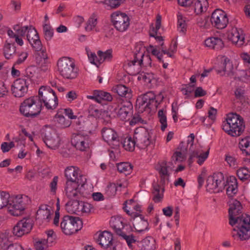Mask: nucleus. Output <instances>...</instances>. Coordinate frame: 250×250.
Instances as JSON below:
<instances>
[{
  "instance_id": "nucleus-1",
  "label": "nucleus",
  "mask_w": 250,
  "mask_h": 250,
  "mask_svg": "<svg viewBox=\"0 0 250 250\" xmlns=\"http://www.w3.org/2000/svg\"><path fill=\"white\" fill-rule=\"evenodd\" d=\"M242 208L240 202L234 200L229 205V224L235 227L233 229L231 235L237 240L245 241L250 238V216L242 214Z\"/></svg>"
},
{
  "instance_id": "nucleus-2",
  "label": "nucleus",
  "mask_w": 250,
  "mask_h": 250,
  "mask_svg": "<svg viewBox=\"0 0 250 250\" xmlns=\"http://www.w3.org/2000/svg\"><path fill=\"white\" fill-rule=\"evenodd\" d=\"M222 129L229 135L237 137L244 131L245 125L243 118L236 113H230L227 115L226 121L223 122Z\"/></svg>"
},
{
  "instance_id": "nucleus-3",
  "label": "nucleus",
  "mask_w": 250,
  "mask_h": 250,
  "mask_svg": "<svg viewBox=\"0 0 250 250\" xmlns=\"http://www.w3.org/2000/svg\"><path fill=\"white\" fill-rule=\"evenodd\" d=\"M38 101L48 109H55L58 105V98L54 91L49 86H42L39 90V94L36 96Z\"/></svg>"
},
{
  "instance_id": "nucleus-4",
  "label": "nucleus",
  "mask_w": 250,
  "mask_h": 250,
  "mask_svg": "<svg viewBox=\"0 0 250 250\" xmlns=\"http://www.w3.org/2000/svg\"><path fill=\"white\" fill-rule=\"evenodd\" d=\"M58 70L64 78L72 80L78 75L77 68L75 64L69 58L63 57L59 60L57 63Z\"/></svg>"
},
{
  "instance_id": "nucleus-5",
  "label": "nucleus",
  "mask_w": 250,
  "mask_h": 250,
  "mask_svg": "<svg viewBox=\"0 0 250 250\" xmlns=\"http://www.w3.org/2000/svg\"><path fill=\"white\" fill-rule=\"evenodd\" d=\"M36 97H31L25 100L21 104L20 111L26 117H34L39 115L42 110V104Z\"/></svg>"
},
{
  "instance_id": "nucleus-6",
  "label": "nucleus",
  "mask_w": 250,
  "mask_h": 250,
  "mask_svg": "<svg viewBox=\"0 0 250 250\" xmlns=\"http://www.w3.org/2000/svg\"><path fill=\"white\" fill-rule=\"evenodd\" d=\"M28 197L23 195L9 196L7 205L8 211L12 215L18 216L21 214L25 208Z\"/></svg>"
},
{
  "instance_id": "nucleus-7",
  "label": "nucleus",
  "mask_w": 250,
  "mask_h": 250,
  "mask_svg": "<svg viewBox=\"0 0 250 250\" xmlns=\"http://www.w3.org/2000/svg\"><path fill=\"white\" fill-rule=\"evenodd\" d=\"M62 232L66 235H71L78 232L83 227V222L78 217L65 215L61 223Z\"/></svg>"
},
{
  "instance_id": "nucleus-8",
  "label": "nucleus",
  "mask_w": 250,
  "mask_h": 250,
  "mask_svg": "<svg viewBox=\"0 0 250 250\" xmlns=\"http://www.w3.org/2000/svg\"><path fill=\"white\" fill-rule=\"evenodd\" d=\"M86 183V179L84 178L80 179L77 183L66 182L64 189L66 196L70 199H80L84 196V186Z\"/></svg>"
},
{
  "instance_id": "nucleus-9",
  "label": "nucleus",
  "mask_w": 250,
  "mask_h": 250,
  "mask_svg": "<svg viewBox=\"0 0 250 250\" xmlns=\"http://www.w3.org/2000/svg\"><path fill=\"white\" fill-rule=\"evenodd\" d=\"M150 138V131L146 128L141 126L135 130L134 138L140 149H145L151 144Z\"/></svg>"
},
{
  "instance_id": "nucleus-10",
  "label": "nucleus",
  "mask_w": 250,
  "mask_h": 250,
  "mask_svg": "<svg viewBox=\"0 0 250 250\" xmlns=\"http://www.w3.org/2000/svg\"><path fill=\"white\" fill-rule=\"evenodd\" d=\"M111 21L116 29L120 32L126 31L130 25V19L125 13L116 11L111 15Z\"/></svg>"
},
{
  "instance_id": "nucleus-11",
  "label": "nucleus",
  "mask_w": 250,
  "mask_h": 250,
  "mask_svg": "<svg viewBox=\"0 0 250 250\" xmlns=\"http://www.w3.org/2000/svg\"><path fill=\"white\" fill-rule=\"evenodd\" d=\"M224 183L223 174L221 172H218L208 177L206 186L208 190L219 192L225 188Z\"/></svg>"
},
{
  "instance_id": "nucleus-12",
  "label": "nucleus",
  "mask_w": 250,
  "mask_h": 250,
  "mask_svg": "<svg viewBox=\"0 0 250 250\" xmlns=\"http://www.w3.org/2000/svg\"><path fill=\"white\" fill-rule=\"evenodd\" d=\"M157 101H155V95L152 91H149L140 96L137 100L136 106L139 112H143L146 108L151 109L157 107Z\"/></svg>"
},
{
  "instance_id": "nucleus-13",
  "label": "nucleus",
  "mask_w": 250,
  "mask_h": 250,
  "mask_svg": "<svg viewBox=\"0 0 250 250\" xmlns=\"http://www.w3.org/2000/svg\"><path fill=\"white\" fill-rule=\"evenodd\" d=\"M42 135L48 147L55 149L59 147L60 139L54 129L46 127L43 130Z\"/></svg>"
},
{
  "instance_id": "nucleus-14",
  "label": "nucleus",
  "mask_w": 250,
  "mask_h": 250,
  "mask_svg": "<svg viewBox=\"0 0 250 250\" xmlns=\"http://www.w3.org/2000/svg\"><path fill=\"white\" fill-rule=\"evenodd\" d=\"M103 140L113 149H117L120 146L119 137L112 128L104 127L101 130Z\"/></svg>"
},
{
  "instance_id": "nucleus-15",
  "label": "nucleus",
  "mask_w": 250,
  "mask_h": 250,
  "mask_svg": "<svg viewBox=\"0 0 250 250\" xmlns=\"http://www.w3.org/2000/svg\"><path fill=\"white\" fill-rule=\"evenodd\" d=\"M95 236L96 242L102 248L109 250H116V243L113 241L112 234L109 231L100 232L97 236Z\"/></svg>"
},
{
  "instance_id": "nucleus-16",
  "label": "nucleus",
  "mask_w": 250,
  "mask_h": 250,
  "mask_svg": "<svg viewBox=\"0 0 250 250\" xmlns=\"http://www.w3.org/2000/svg\"><path fill=\"white\" fill-rule=\"evenodd\" d=\"M33 227L32 221L30 218H23L19 221L13 229V234L18 237L28 233Z\"/></svg>"
},
{
  "instance_id": "nucleus-17",
  "label": "nucleus",
  "mask_w": 250,
  "mask_h": 250,
  "mask_svg": "<svg viewBox=\"0 0 250 250\" xmlns=\"http://www.w3.org/2000/svg\"><path fill=\"white\" fill-rule=\"evenodd\" d=\"M71 142L77 149L84 151L89 147L90 141L88 135L79 133L72 135Z\"/></svg>"
},
{
  "instance_id": "nucleus-18",
  "label": "nucleus",
  "mask_w": 250,
  "mask_h": 250,
  "mask_svg": "<svg viewBox=\"0 0 250 250\" xmlns=\"http://www.w3.org/2000/svg\"><path fill=\"white\" fill-rule=\"evenodd\" d=\"M210 22L217 28L222 29L227 26L228 19L227 14L223 11L217 9L212 13Z\"/></svg>"
},
{
  "instance_id": "nucleus-19",
  "label": "nucleus",
  "mask_w": 250,
  "mask_h": 250,
  "mask_svg": "<svg viewBox=\"0 0 250 250\" xmlns=\"http://www.w3.org/2000/svg\"><path fill=\"white\" fill-rule=\"evenodd\" d=\"M216 69L218 73L223 72L222 75H227L231 77L233 75V66L230 60L226 57H223L216 66Z\"/></svg>"
},
{
  "instance_id": "nucleus-20",
  "label": "nucleus",
  "mask_w": 250,
  "mask_h": 250,
  "mask_svg": "<svg viewBox=\"0 0 250 250\" xmlns=\"http://www.w3.org/2000/svg\"><path fill=\"white\" fill-rule=\"evenodd\" d=\"M12 94L16 97H21L24 96L28 91V84L23 79L16 80L12 85Z\"/></svg>"
},
{
  "instance_id": "nucleus-21",
  "label": "nucleus",
  "mask_w": 250,
  "mask_h": 250,
  "mask_svg": "<svg viewBox=\"0 0 250 250\" xmlns=\"http://www.w3.org/2000/svg\"><path fill=\"white\" fill-rule=\"evenodd\" d=\"M52 211L50 206L45 204L41 205L36 212V220L42 223H48L51 219Z\"/></svg>"
},
{
  "instance_id": "nucleus-22",
  "label": "nucleus",
  "mask_w": 250,
  "mask_h": 250,
  "mask_svg": "<svg viewBox=\"0 0 250 250\" xmlns=\"http://www.w3.org/2000/svg\"><path fill=\"white\" fill-rule=\"evenodd\" d=\"M79 171V169L77 167L73 166L67 167L65 170V176L67 179L66 182L77 183V182H79L80 179H86L85 177L81 174Z\"/></svg>"
},
{
  "instance_id": "nucleus-23",
  "label": "nucleus",
  "mask_w": 250,
  "mask_h": 250,
  "mask_svg": "<svg viewBox=\"0 0 250 250\" xmlns=\"http://www.w3.org/2000/svg\"><path fill=\"white\" fill-rule=\"evenodd\" d=\"M110 225L118 235L122 234L125 230L130 229L129 226L125 225L123 219L121 217H112L110 221Z\"/></svg>"
},
{
  "instance_id": "nucleus-24",
  "label": "nucleus",
  "mask_w": 250,
  "mask_h": 250,
  "mask_svg": "<svg viewBox=\"0 0 250 250\" xmlns=\"http://www.w3.org/2000/svg\"><path fill=\"white\" fill-rule=\"evenodd\" d=\"M27 39L32 46L37 51L41 50L42 45L38 33L34 28H31L26 35Z\"/></svg>"
},
{
  "instance_id": "nucleus-25",
  "label": "nucleus",
  "mask_w": 250,
  "mask_h": 250,
  "mask_svg": "<svg viewBox=\"0 0 250 250\" xmlns=\"http://www.w3.org/2000/svg\"><path fill=\"white\" fill-rule=\"evenodd\" d=\"M228 38L238 47H241L245 42L244 35L241 29L233 28L229 34Z\"/></svg>"
},
{
  "instance_id": "nucleus-26",
  "label": "nucleus",
  "mask_w": 250,
  "mask_h": 250,
  "mask_svg": "<svg viewBox=\"0 0 250 250\" xmlns=\"http://www.w3.org/2000/svg\"><path fill=\"white\" fill-rule=\"evenodd\" d=\"M133 226L137 231L143 232L148 229V223L142 214H136L133 219Z\"/></svg>"
},
{
  "instance_id": "nucleus-27",
  "label": "nucleus",
  "mask_w": 250,
  "mask_h": 250,
  "mask_svg": "<svg viewBox=\"0 0 250 250\" xmlns=\"http://www.w3.org/2000/svg\"><path fill=\"white\" fill-rule=\"evenodd\" d=\"M137 246L140 250H155V240L152 237L148 236L141 241H137Z\"/></svg>"
},
{
  "instance_id": "nucleus-28",
  "label": "nucleus",
  "mask_w": 250,
  "mask_h": 250,
  "mask_svg": "<svg viewBox=\"0 0 250 250\" xmlns=\"http://www.w3.org/2000/svg\"><path fill=\"white\" fill-rule=\"evenodd\" d=\"M205 44L210 48L216 50L221 49L224 46L223 41L218 37H210L206 39Z\"/></svg>"
},
{
  "instance_id": "nucleus-29",
  "label": "nucleus",
  "mask_w": 250,
  "mask_h": 250,
  "mask_svg": "<svg viewBox=\"0 0 250 250\" xmlns=\"http://www.w3.org/2000/svg\"><path fill=\"white\" fill-rule=\"evenodd\" d=\"M133 105L130 102L121 104L117 112L118 116L122 119L125 120L129 114L132 113Z\"/></svg>"
},
{
  "instance_id": "nucleus-30",
  "label": "nucleus",
  "mask_w": 250,
  "mask_h": 250,
  "mask_svg": "<svg viewBox=\"0 0 250 250\" xmlns=\"http://www.w3.org/2000/svg\"><path fill=\"white\" fill-rule=\"evenodd\" d=\"M170 165L171 163H167L164 161L159 164L157 170L158 171L161 177V181L162 184L165 183V177L169 176L168 173V169L170 168Z\"/></svg>"
},
{
  "instance_id": "nucleus-31",
  "label": "nucleus",
  "mask_w": 250,
  "mask_h": 250,
  "mask_svg": "<svg viewBox=\"0 0 250 250\" xmlns=\"http://www.w3.org/2000/svg\"><path fill=\"white\" fill-rule=\"evenodd\" d=\"M76 199H71L65 205L66 210L70 213L80 215V209L81 201Z\"/></svg>"
},
{
  "instance_id": "nucleus-32",
  "label": "nucleus",
  "mask_w": 250,
  "mask_h": 250,
  "mask_svg": "<svg viewBox=\"0 0 250 250\" xmlns=\"http://www.w3.org/2000/svg\"><path fill=\"white\" fill-rule=\"evenodd\" d=\"M112 90L119 96L130 98L131 97V90L123 84H118L113 87Z\"/></svg>"
},
{
  "instance_id": "nucleus-33",
  "label": "nucleus",
  "mask_w": 250,
  "mask_h": 250,
  "mask_svg": "<svg viewBox=\"0 0 250 250\" xmlns=\"http://www.w3.org/2000/svg\"><path fill=\"white\" fill-rule=\"evenodd\" d=\"M153 190L152 191V199L155 203H159L161 202L163 199V193L164 191V188H162L161 189L160 186L157 183L153 184Z\"/></svg>"
},
{
  "instance_id": "nucleus-34",
  "label": "nucleus",
  "mask_w": 250,
  "mask_h": 250,
  "mask_svg": "<svg viewBox=\"0 0 250 250\" xmlns=\"http://www.w3.org/2000/svg\"><path fill=\"white\" fill-rule=\"evenodd\" d=\"M120 145L126 150L132 151L134 150L135 146H137L136 140L134 138H132L130 136H127L123 141L120 142Z\"/></svg>"
},
{
  "instance_id": "nucleus-35",
  "label": "nucleus",
  "mask_w": 250,
  "mask_h": 250,
  "mask_svg": "<svg viewBox=\"0 0 250 250\" xmlns=\"http://www.w3.org/2000/svg\"><path fill=\"white\" fill-rule=\"evenodd\" d=\"M239 147L243 154L250 155V137L242 139L239 143Z\"/></svg>"
},
{
  "instance_id": "nucleus-36",
  "label": "nucleus",
  "mask_w": 250,
  "mask_h": 250,
  "mask_svg": "<svg viewBox=\"0 0 250 250\" xmlns=\"http://www.w3.org/2000/svg\"><path fill=\"white\" fill-rule=\"evenodd\" d=\"M239 147L243 154L250 155V137L242 139L239 143Z\"/></svg>"
},
{
  "instance_id": "nucleus-37",
  "label": "nucleus",
  "mask_w": 250,
  "mask_h": 250,
  "mask_svg": "<svg viewBox=\"0 0 250 250\" xmlns=\"http://www.w3.org/2000/svg\"><path fill=\"white\" fill-rule=\"evenodd\" d=\"M80 210V214L89 215L94 212V208L91 204L81 201Z\"/></svg>"
},
{
  "instance_id": "nucleus-38",
  "label": "nucleus",
  "mask_w": 250,
  "mask_h": 250,
  "mask_svg": "<svg viewBox=\"0 0 250 250\" xmlns=\"http://www.w3.org/2000/svg\"><path fill=\"white\" fill-rule=\"evenodd\" d=\"M133 166L129 163L122 162L117 164L118 171L127 175L131 173Z\"/></svg>"
},
{
  "instance_id": "nucleus-39",
  "label": "nucleus",
  "mask_w": 250,
  "mask_h": 250,
  "mask_svg": "<svg viewBox=\"0 0 250 250\" xmlns=\"http://www.w3.org/2000/svg\"><path fill=\"white\" fill-rule=\"evenodd\" d=\"M55 121L58 124V126L61 128H65L69 126L71 121L69 119H65L64 117L58 113L55 116Z\"/></svg>"
},
{
  "instance_id": "nucleus-40",
  "label": "nucleus",
  "mask_w": 250,
  "mask_h": 250,
  "mask_svg": "<svg viewBox=\"0 0 250 250\" xmlns=\"http://www.w3.org/2000/svg\"><path fill=\"white\" fill-rule=\"evenodd\" d=\"M99 60H98L99 64L102 63L104 61H110L113 57L112 50L108 49L105 52L99 50L97 52Z\"/></svg>"
},
{
  "instance_id": "nucleus-41",
  "label": "nucleus",
  "mask_w": 250,
  "mask_h": 250,
  "mask_svg": "<svg viewBox=\"0 0 250 250\" xmlns=\"http://www.w3.org/2000/svg\"><path fill=\"white\" fill-rule=\"evenodd\" d=\"M43 33L45 39L48 41L51 40L54 35V30L52 26L47 23L43 25Z\"/></svg>"
},
{
  "instance_id": "nucleus-42",
  "label": "nucleus",
  "mask_w": 250,
  "mask_h": 250,
  "mask_svg": "<svg viewBox=\"0 0 250 250\" xmlns=\"http://www.w3.org/2000/svg\"><path fill=\"white\" fill-rule=\"evenodd\" d=\"M96 93H97L96 96H97L99 103H101L103 101H111L113 99L111 95L105 91L96 90Z\"/></svg>"
},
{
  "instance_id": "nucleus-43",
  "label": "nucleus",
  "mask_w": 250,
  "mask_h": 250,
  "mask_svg": "<svg viewBox=\"0 0 250 250\" xmlns=\"http://www.w3.org/2000/svg\"><path fill=\"white\" fill-rule=\"evenodd\" d=\"M31 28H33L32 26H21L19 24H16L14 26L13 29L15 32V33L18 35V36L23 37L26 32L28 33V31Z\"/></svg>"
},
{
  "instance_id": "nucleus-44",
  "label": "nucleus",
  "mask_w": 250,
  "mask_h": 250,
  "mask_svg": "<svg viewBox=\"0 0 250 250\" xmlns=\"http://www.w3.org/2000/svg\"><path fill=\"white\" fill-rule=\"evenodd\" d=\"M16 51L15 47L14 44L10 43H6L3 47V54L5 58L9 59L11 56L15 53Z\"/></svg>"
},
{
  "instance_id": "nucleus-45",
  "label": "nucleus",
  "mask_w": 250,
  "mask_h": 250,
  "mask_svg": "<svg viewBox=\"0 0 250 250\" xmlns=\"http://www.w3.org/2000/svg\"><path fill=\"white\" fill-rule=\"evenodd\" d=\"M144 56V54L143 52H138L134 54V59L132 61H130L128 64L129 66H131L132 65H135L136 63L138 64L139 66H142L143 64V58Z\"/></svg>"
},
{
  "instance_id": "nucleus-46",
  "label": "nucleus",
  "mask_w": 250,
  "mask_h": 250,
  "mask_svg": "<svg viewBox=\"0 0 250 250\" xmlns=\"http://www.w3.org/2000/svg\"><path fill=\"white\" fill-rule=\"evenodd\" d=\"M165 112L163 109H161L158 113L159 122L161 124V129L162 131H164L167 127V119Z\"/></svg>"
},
{
  "instance_id": "nucleus-47",
  "label": "nucleus",
  "mask_w": 250,
  "mask_h": 250,
  "mask_svg": "<svg viewBox=\"0 0 250 250\" xmlns=\"http://www.w3.org/2000/svg\"><path fill=\"white\" fill-rule=\"evenodd\" d=\"M237 175L242 181L248 179L250 177V171L246 167H241L237 171Z\"/></svg>"
},
{
  "instance_id": "nucleus-48",
  "label": "nucleus",
  "mask_w": 250,
  "mask_h": 250,
  "mask_svg": "<svg viewBox=\"0 0 250 250\" xmlns=\"http://www.w3.org/2000/svg\"><path fill=\"white\" fill-rule=\"evenodd\" d=\"M97 24V17L96 14H93L89 18L85 29L86 31H91Z\"/></svg>"
},
{
  "instance_id": "nucleus-49",
  "label": "nucleus",
  "mask_w": 250,
  "mask_h": 250,
  "mask_svg": "<svg viewBox=\"0 0 250 250\" xmlns=\"http://www.w3.org/2000/svg\"><path fill=\"white\" fill-rule=\"evenodd\" d=\"M9 194L5 191H0V209L7 207L8 203Z\"/></svg>"
},
{
  "instance_id": "nucleus-50",
  "label": "nucleus",
  "mask_w": 250,
  "mask_h": 250,
  "mask_svg": "<svg viewBox=\"0 0 250 250\" xmlns=\"http://www.w3.org/2000/svg\"><path fill=\"white\" fill-rule=\"evenodd\" d=\"M125 0H105L104 3L110 8L115 9L119 7Z\"/></svg>"
},
{
  "instance_id": "nucleus-51",
  "label": "nucleus",
  "mask_w": 250,
  "mask_h": 250,
  "mask_svg": "<svg viewBox=\"0 0 250 250\" xmlns=\"http://www.w3.org/2000/svg\"><path fill=\"white\" fill-rule=\"evenodd\" d=\"M7 34L10 38L14 39L15 42L20 46H22L23 44V42L21 39V37L18 36L12 30L8 29L7 31Z\"/></svg>"
},
{
  "instance_id": "nucleus-52",
  "label": "nucleus",
  "mask_w": 250,
  "mask_h": 250,
  "mask_svg": "<svg viewBox=\"0 0 250 250\" xmlns=\"http://www.w3.org/2000/svg\"><path fill=\"white\" fill-rule=\"evenodd\" d=\"M172 161L176 163L177 162H183L186 159V156L184 151H176L172 156Z\"/></svg>"
},
{
  "instance_id": "nucleus-53",
  "label": "nucleus",
  "mask_w": 250,
  "mask_h": 250,
  "mask_svg": "<svg viewBox=\"0 0 250 250\" xmlns=\"http://www.w3.org/2000/svg\"><path fill=\"white\" fill-rule=\"evenodd\" d=\"M36 73V67L34 66H30L24 70L23 75L25 77L31 79L35 76Z\"/></svg>"
},
{
  "instance_id": "nucleus-54",
  "label": "nucleus",
  "mask_w": 250,
  "mask_h": 250,
  "mask_svg": "<svg viewBox=\"0 0 250 250\" xmlns=\"http://www.w3.org/2000/svg\"><path fill=\"white\" fill-rule=\"evenodd\" d=\"M85 49L90 62L98 66L100 64L98 62L99 58L97 57L95 53L90 52L87 48Z\"/></svg>"
},
{
  "instance_id": "nucleus-55",
  "label": "nucleus",
  "mask_w": 250,
  "mask_h": 250,
  "mask_svg": "<svg viewBox=\"0 0 250 250\" xmlns=\"http://www.w3.org/2000/svg\"><path fill=\"white\" fill-rule=\"evenodd\" d=\"M147 50L148 51H151L153 55L156 56L160 62H163L162 60L163 55L156 47L150 45Z\"/></svg>"
},
{
  "instance_id": "nucleus-56",
  "label": "nucleus",
  "mask_w": 250,
  "mask_h": 250,
  "mask_svg": "<svg viewBox=\"0 0 250 250\" xmlns=\"http://www.w3.org/2000/svg\"><path fill=\"white\" fill-rule=\"evenodd\" d=\"M120 236L122 237L125 240H126L129 246L133 243L137 244V241L134 239L133 235L132 234L127 235L125 231H124V232Z\"/></svg>"
},
{
  "instance_id": "nucleus-57",
  "label": "nucleus",
  "mask_w": 250,
  "mask_h": 250,
  "mask_svg": "<svg viewBox=\"0 0 250 250\" xmlns=\"http://www.w3.org/2000/svg\"><path fill=\"white\" fill-rule=\"evenodd\" d=\"M58 181V176H54L49 185L50 192L52 195H55L56 193Z\"/></svg>"
},
{
  "instance_id": "nucleus-58",
  "label": "nucleus",
  "mask_w": 250,
  "mask_h": 250,
  "mask_svg": "<svg viewBox=\"0 0 250 250\" xmlns=\"http://www.w3.org/2000/svg\"><path fill=\"white\" fill-rule=\"evenodd\" d=\"M224 186L225 188L226 187V192L229 196L232 197L237 193L238 187H234V186H230V185L225 184V183H224Z\"/></svg>"
},
{
  "instance_id": "nucleus-59",
  "label": "nucleus",
  "mask_w": 250,
  "mask_h": 250,
  "mask_svg": "<svg viewBox=\"0 0 250 250\" xmlns=\"http://www.w3.org/2000/svg\"><path fill=\"white\" fill-rule=\"evenodd\" d=\"M126 186L121 183L117 182L116 184H110L107 186L108 190L112 191L113 194H115L118 188H125Z\"/></svg>"
},
{
  "instance_id": "nucleus-60",
  "label": "nucleus",
  "mask_w": 250,
  "mask_h": 250,
  "mask_svg": "<svg viewBox=\"0 0 250 250\" xmlns=\"http://www.w3.org/2000/svg\"><path fill=\"white\" fill-rule=\"evenodd\" d=\"M88 111L90 116L94 117H97L100 114V111L94 105H90L89 106Z\"/></svg>"
},
{
  "instance_id": "nucleus-61",
  "label": "nucleus",
  "mask_w": 250,
  "mask_h": 250,
  "mask_svg": "<svg viewBox=\"0 0 250 250\" xmlns=\"http://www.w3.org/2000/svg\"><path fill=\"white\" fill-rule=\"evenodd\" d=\"M225 160L230 167H234L237 165L236 159L229 154L226 155Z\"/></svg>"
},
{
  "instance_id": "nucleus-62",
  "label": "nucleus",
  "mask_w": 250,
  "mask_h": 250,
  "mask_svg": "<svg viewBox=\"0 0 250 250\" xmlns=\"http://www.w3.org/2000/svg\"><path fill=\"white\" fill-rule=\"evenodd\" d=\"M47 240L45 239L36 242L35 244L36 250H44V248L47 246Z\"/></svg>"
},
{
  "instance_id": "nucleus-63",
  "label": "nucleus",
  "mask_w": 250,
  "mask_h": 250,
  "mask_svg": "<svg viewBox=\"0 0 250 250\" xmlns=\"http://www.w3.org/2000/svg\"><path fill=\"white\" fill-rule=\"evenodd\" d=\"M204 11L203 6L201 3V0H197L194 4V12L198 15Z\"/></svg>"
},
{
  "instance_id": "nucleus-64",
  "label": "nucleus",
  "mask_w": 250,
  "mask_h": 250,
  "mask_svg": "<svg viewBox=\"0 0 250 250\" xmlns=\"http://www.w3.org/2000/svg\"><path fill=\"white\" fill-rule=\"evenodd\" d=\"M142 79L146 83H151L152 80L154 79V76L152 73H143L141 74Z\"/></svg>"
}]
</instances>
